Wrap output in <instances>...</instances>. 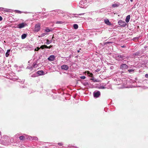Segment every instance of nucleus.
<instances>
[{
    "label": "nucleus",
    "instance_id": "45",
    "mask_svg": "<svg viewBox=\"0 0 148 148\" xmlns=\"http://www.w3.org/2000/svg\"><path fill=\"white\" fill-rule=\"evenodd\" d=\"M130 1L132 2L133 1V0H130Z\"/></svg>",
    "mask_w": 148,
    "mask_h": 148
},
{
    "label": "nucleus",
    "instance_id": "26",
    "mask_svg": "<svg viewBox=\"0 0 148 148\" xmlns=\"http://www.w3.org/2000/svg\"><path fill=\"white\" fill-rule=\"evenodd\" d=\"M129 73H131L134 71V70L133 69H129L128 70Z\"/></svg>",
    "mask_w": 148,
    "mask_h": 148
},
{
    "label": "nucleus",
    "instance_id": "14",
    "mask_svg": "<svg viewBox=\"0 0 148 148\" xmlns=\"http://www.w3.org/2000/svg\"><path fill=\"white\" fill-rule=\"evenodd\" d=\"M119 3H114L112 5V7H118L119 5Z\"/></svg>",
    "mask_w": 148,
    "mask_h": 148
},
{
    "label": "nucleus",
    "instance_id": "25",
    "mask_svg": "<svg viewBox=\"0 0 148 148\" xmlns=\"http://www.w3.org/2000/svg\"><path fill=\"white\" fill-rule=\"evenodd\" d=\"M45 47H46V45H42L41 46H40V48L42 49H43L45 48Z\"/></svg>",
    "mask_w": 148,
    "mask_h": 148
},
{
    "label": "nucleus",
    "instance_id": "1",
    "mask_svg": "<svg viewBox=\"0 0 148 148\" xmlns=\"http://www.w3.org/2000/svg\"><path fill=\"white\" fill-rule=\"evenodd\" d=\"M126 58H127V57L125 54L120 55L118 54L116 55V59L118 60H121Z\"/></svg>",
    "mask_w": 148,
    "mask_h": 148
},
{
    "label": "nucleus",
    "instance_id": "30",
    "mask_svg": "<svg viewBox=\"0 0 148 148\" xmlns=\"http://www.w3.org/2000/svg\"><path fill=\"white\" fill-rule=\"evenodd\" d=\"M92 79L93 81V82H97V79H94V78H92Z\"/></svg>",
    "mask_w": 148,
    "mask_h": 148
},
{
    "label": "nucleus",
    "instance_id": "41",
    "mask_svg": "<svg viewBox=\"0 0 148 148\" xmlns=\"http://www.w3.org/2000/svg\"><path fill=\"white\" fill-rule=\"evenodd\" d=\"M2 18L1 16H0V21H2Z\"/></svg>",
    "mask_w": 148,
    "mask_h": 148
},
{
    "label": "nucleus",
    "instance_id": "9",
    "mask_svg": "<svg viewBox=\"0 0 148 148\" xmlns=\"http://www.w3.org/2000/svg\"><path fill=\"white\" fill-rule=\"evenodd\" d=\"M40 26L39 24H37L35 26V30L38 32L40 29Z\"/></svg>",
    "mask_w": 148,
    "mask_h": 148
},
{
    "label": "nucleus",
    "instance_id": "11",
    "mask_svg": "<svg viewBox=\"0 0 148 148\" xmlns=\"http://www.w3.org/2000/svg\"><path fill=\"white\" fill-rule=\"evenodd\" d=\"M104 22H105V23L107 25H112L111 23L110 22L109 20L108 19L105 20Z\"/></svg>",
    "mask_w": 148,
    "mask_h": 148
},
{
    "label": "nucleus",
    "instance_id": "7",
    "mask_svg": "<svg viewBox=\"0 0 148 148\" xmlns=\"http://www.w3.org/2000/svg\"><path fill=\"white\" fill-rule=\"evenodd\" d=\"M27 25L26 23H22L19 24L18 26V27L19 28L21 29Z\"/></svg>",
    "mask_w": 148,
    "mask_h": 148
},
{
    "label": "nucleus",
    "instance_id": "24",
    "mask_svg": "<svg viewBox=\"0 0 148 148\" xmlns=\"http://www.w3.org/2000/svg\"><path fill=\"white\" fill-rule=\"evenodd\" d=\"M63 23V22L61 21H57L56 22V24H62Z\"/></svg>",
    "mask_w": 148,
    "mask_h": 148
},
{
    "label": "nucleus",
    "instance_id": "49",
    "mask_svg": "<svg viewBox=\"0 0 148 148\" xmlns=\"http://www.w3.org/2000/svg\"><path fill=\"white\" fill-rule=\"evenodd\" d=\"M1 132H0V135L1 134Z\"/></svg>",
    "mask_w": 148,
    "mask_h": 148
},
{
    "label": "nucleus",
    "instance_id": "38",
    "mask_svg": "<svg viewBox=\"0 0 148 148\" xmlns=\"http://www.w3.org/2000/svg\"><path fill=\"white\" fill-rule=\"evenodd\" d=\"M37 49H38V50H36V49H35V51H38L40 49V48L38 47Z\"/></svg>",
    "mask_w": 148,
    "mask_h": 148
},
{
    "label": "nucleus",
    "instance_id": "32",
    "mask_svg": "<svg viewBox=\"0 0 148 148\" xmlns=\"http://www.w3.org/2000/svg\"><path fill=\"white\" fill-rule=\"evenodd\" d=\"M100 71V69H97L96 70H95V71L96 72H98L99 71Z\"/></svg>",
    "mask_w": 148,
    "mask_h": 148
},
{
    "label": "nucleus",
    "instance_id": "48",
    "mask_svg": "<svg viewBox=\"0 0 148 148\" xmlns=\"http://www.w3.org/2000/svg\"><path fill=\"white\" fill-rule=\"evenodd\" d=\"M29 47H28V49H29Z\"/></svg>",
    "mask_w": 148,
    "mask_h": 148
},
{
    "label": "nucleus",
    "instance_id": "36",
    "mask_svg": "<svg viewBox=\"0 0 148 148\" xmlns=\"http://www.w3.org/2000/svg\"><path fill=\"white\" fill-rule=\"evenodd\" d=\"M4 8H0V10L3 11Z\"/></svg>",
    "mask_w": 148,
    "mask_h": 148
},
{
    "label": "nucleus",
    "instance_id": "20",
    "mask_svg": "<svg viewBox=\"0 0 148 148\" xmlns=\"http://www.w3.org/2000/svg\"><path fill=\"white\" fill-rule=\"evenodd\" d=\"M73 28L74 29H77L78 28V26L77 24H74L73 25Z\"/></svg>",
    "mask_w": 148,
    "mask_h": 148
},
{
    "label": "nucleus",
    "instance_id": "8",
    "mask_svg": "<svg viewBox=\"0 0 148 148\" xmlns=\"http://www.w3.org/2000/svg\"><path fill=\"white\" fill-rule=\"evenodd\" d=\"M61 68L62 69L64 70H67L69 69L68 66L66 65H63L61 66Z\"/></svg>",
    "mask_w": 148,
    "mask_h": 148
},
{
    "label": "nucleus",
    "instance_id": "42",
    "mask_svg": "<svg viewBox=\"0 0 148 148\" xmlns=\"http://www.w3.org/2000/svg\"><path fill=\"white\" fill-rule=\"evenodd\" d=\"M3 49H1V47H0V51H2Z\"/></svg>",
    "mask_w": 148,
    "mask_h": 148
},
{
    "label": "nucleus",
    "instance_id": "21",
    "mask_svg": "<svg viewBox=\"0 0 148 148\" xmlns=\"http://www.w3.org/2000/svg\"><path fill=\"white\" fill-rule=\"evenodd\" d=\"M87 74L90 77H92L93 75V74L92 73H90L89 71H88L87 72Z\"/></svg>",
    "mask_w": 148,
    "mask_h": 148
},
{
    "label": "nucleus",
    "instance_id": "10",
    "mask_svg": "<svg viewBox=\"0 0 148 148\" xmlns=\"http://www.w3.org/2000/svg\"><path fill=\"white\" fill-rule=\"evenodd\" d=\"M37 74L39 75H43L44 74V72L42 71H38L37 73Z\"/></svg>",
    "mask_w": 148,
    "mask_h": 148
},
{
    "label": "nucleus",
    "instance_id": "28",
    "mask_svg": "<svg viewBox=\"0 0 148 148\" xmlns=\"http://www.w3.org/2000/svg\"><path fill=\"white\" fill-rule=\"evenodd\" d=\"M52 47V46H50L49 47H48L47 45H46V48H47L48 49H50L51 47Z\"/></svg>",
    "mask_w": 148,
    "mask_h": 148
},
{
    "label": "nucleus",
    "instance_id": "40",
    "mask_svg": "<svg viewBox=\"0 0 148 148\" xmlns=\"http://www.w3.org/2000/svg\"><path fill=\"white\" fill-rule=\"evenodd\" d=\"M84 14V13H81V14H78V15H83Z\"/></svg>",
    "mask_w": 148,
    "mask_h": 148
},
{
    "label": "nucleus",
    "instance_id": "6",
    "mask_svg": "<svg viewBox=\"0 0 148 148\" xmlns=\"http://www.w3.org/2000/svg\"><path fill=\"white\" fill-rule=\"evenodd\" d=\"M55 56L53 55H51L48 58V60L50 61H53L55 60Z\"/></svg>",
    "mask_w": 148,
    "mask_h": 148
},
{
    "label": "nucleus",
    "instance_id": "37",
    "mask_svg": "<svg viewBox=\"0 0 148 148\" xmlns=\"http://www.w3.org/2000/svg\"><path fill=\"white\" fill-rule=\"evenodd\" d=\"M145 76L146 78L148 77V74H146L145 75Z\"/></svg>",
    "mask_w": 148,
    "mask_h": 148
},
{
    "label": "nucleus",
    "instance_id": "13",
    "mask_svg": "<svg viewBox=\"0 0 148 148\" xmlns=\"http://www.w3.org/2000/svg\"><path fill=\"white\" fill-rule=\"evenodd\" d=\"M10 50L8 49L7 50L6 52L5 53V56L6 57H8L9 55V53L10 52Z\"/></svg>",
    "mask_w": 148,
    "mask_h": 148
},
{
    "label": "nucleus",
    "instance_id": "23",
    "mask_svg": "<svg viewBox=\"0 0 148 148\" xmlns=\"http://www.w3.org/2000/svg\"><path fill=\"white\" fill-rule=\"evenodd\" d=\"M45 31L46 32H49L51 31V30L49 29L48 28H46L45 29Z\"/></svg>",
    "mask_w": 148,
    "mask_h": 148
},
{
    "label": "nucleus",
    "instance_id": "47",
    "mask_svg": "<svg viewBox=\"0 0 148 148\" xmlns=\"http://www.w3.org/2000/svg\"><path fill=\"white\" fill-rule=\"evenodd\" d=\"M122 47H124V46H123Z\"/></svg>",
    "mask_w": 148,
    "mask_h": 148
},
{
    "label": "nucleus",
    "instance_id": "2",
    "mask_svg": "<svg viewBox=\"0 0 148 148\" xmlns=\"http://www.w3.org/2000/svg\"><path fill=\"white\" fill-rule=\"evenodd\" d=\"M87 0H82L79 3V6L82 8L85 7V5L87 4Z\"/></svg>",
    "mask_w": 148,
    "mask_h": 148
},
{
    "label": "nucleus",
    "instance_id": "27",
    "mask_svg": "<svg viewBox=\"0 0 148 148\" xmlns=\"http://www.w3.org/2000/svg\"><path fill=\"white\" fill-rule=\"evenodd\" d=\"M80 78L82 79H84L86 78V77L85 76H82L80 77Z\"/></svg>",
    "mask_w": 148,
    "mask_h": 148
},
{
    "label": "nucleus",
    "instance_id": "5",
    "mask_svg": "<svg viewBox=\"0 0 148 148\" xmlns=\"http://www.w3.org/2000/svg\"><path fill=\"white\" fill-rule=\"evenodd\" d=\"M127 67V66L126 64H121L120 66L121 69L122 70L126 69Z\"/></svg>",
    "mask_w": 148,
    "mask_h": 148
},
{
    "label": "nucleus",
    "instance_id": "39",
    "mask_svg": "<svg viewBox=\"0 0 148 148\" xmlns=\"http://www.w3.org/2000/svg\"><path fill=\"white\" fill-rule=\"evenodd\" d=\"M101 89H104V88H105V87H104V86H101Z\"/></svg>",
    "mask_w": 148,
    "mask_h": 148
},
{
    "label": "nucleus",
    "instance_id": "3",
    "mask_svg": "<svg viewBox=\"0 0 148 148\" xmlns=\"http://www.w3.org/2000/svg\"><path fill=\"white\" fill-rule=\"evenodd\" d=\"M118 23L121 26L125 27L126 25L125 22L122 20H120L118 21Z\"/></svg>",
    "mask_w": 148,
    "mask_h": 148
},
{
    "label": "nucleus",
    "instance_id": "33",
    "mask_svg": "<svg viewBox=\"0 0 148 148\" xmlns=\"http://www.w3.org/2000/svg\"><path fill=\"white\" fill-rule=\"evenodd\" d=\"M3 11L5 12H8V9H4Z\"/></svg>",
    "mask_w": 148,
    "mask_h": 148
},
{
    "label": "nucleus",
    "instance_id": "17",
    "mask_svg": "<svg viewBox=\"0 0 148 148\" xmlns=\"http://www.w3.org/2000/svg\"><path fill=\"white\" fill-rule=\"evenodd\" d=\"M27 34H23L21 36V38L23 39L25 38L27 36Z\"/></svg>",
    "mask_w": 148,
    "mask_h": 148
},
{
    "label": "nucleus",
    "instance_id": "22",
    "mask_svg": "<svg viewBox=\"0 0 148 148\" xmlns=\"http://www.w3.org/2000/svg\"><path fill=\"white\" fill-rule=\"evenodd\" d=\"M37 139H38V138L37 137L34 136V137H32L31 140H37Z\"/></svg>",
    "mask_w": 148,
    "mask_h": 148
},
{
    "label": "nucleus",
    "instance_id": "12",
    "mask_svg": "<svg viewBox=\"0 0 148 148\" xmlns=\"http://www.w3.org/2000/svg\"><path fill=\"white\" fill-rule=\"evenodd\" d=\"M130 15H128L126 16L125 19V21L126 23H128L129 22L130 19Z\"/></svg>",
    "mask_w": 148,
    "mask_h": 148
},
{
    "label": "nucleus",
    "instance_id": "44",
    "mask_svg": "<svg viewBox=\"0 0 148 148\" xmlns=\"http://www.w3.org/2000/svg\"><path fill=\"white\" fill-rule=\"evenodd\" d=\"M29 69H31V70H32V67H31V68H29Z\"/></svg>",
    "mask_w": 148,
    "mask_h": 148
},
{
    "label": "nucleus",
    "instance_id": "4",
    "mask_svg": "<svg viewBox=\"0 0 148 148\" xmlns=\"http://www.w3.org/2000/svg\"><path fill=\"white\" fill-rule=\"evenodd\" d=\"M93 94L94 97L97 98L99 97L100 95V93L99 91H95L94 92Z\"/></svg>",
    "mask_w": 148,
    "mask_h": 148
},
{
    "label": "nucleus",
    "instance_id": "35",
    "mask_svg": "<svg viewBox=\"0 0 148 148\" xmlns=\"http://www.w3.org/2000/svg\"><path fill=\"white\" fill-rule=\"evenodd\" d=\"M16 12L18 13H21V11L19 10H16Z\"/></svg>",
    "mask_w": 148,
    "mask_h": 148
},
{
    "label": "nucleus",
    "instance_id": "15",
    "mask_svg": "<svg viewBox=\"0 0 148 148\" xmlns=\"http://www.w3.org/2000/svg\"><path fill=\"white\" fill-rule=\"evenodd\" d=\"M25 139L29 140H31V139L32 138V137L30 136H29L27 135H26L25 136Z\"/></svg>",
    "mask_w": 148,
    "mask_h": 148
},
{
    "label": "nucleus",
    "instance_id": "18",
    "mask_svg": "<svg viewBox=\"0 0 148 148\" xmlns=\"http://www.w3.org/2000/svg\"><path fill=\"white\" fill-rule=\"evenodd\" d=\"M37 63L36 62H35L33 63L32 64V67L34 68H35V67H37Z\"/></svg>",
    "mask_w": 148,
    "mask_h": 148
},
{
    "label": "nucleus",
    "instance_id": "31",
    "mask_svg": "<svg viewBox=\"0 0 148 148\" xmlns=\"http://www.w3.org/2000/svg\"><path fill=\"white\" fill-rule=\"evenodd\" d=\"M58 145L60 146H62L63 144L62 143H58Z\"/></svg>",
    "mask_w": 148,
    "mask_h": 148
},
{
    "label": "nucleus",
    "instance_id": "43",
    "mask_svg": "<svg viewBox=\"0 0 148 148\" xmlns=\"http://www.w3.org/2000/svg\"><path fill=\"white\" fill-rule=\"evenodd\" d=\"M32 76V77H35L36 76V75H33Z\"/></svg>",
    "mask_w": 148,
    "mask_h": 148
},
{
    "label": "nucleus",
    "instance_id": "19",
    "mask_svg": "<svg viewBox=\"0 0 148 148\" xmlns=\"http://www.w3.org/2000/svg\"><path fill=\"white\" fill-rule=\"evenodd\" d=\"M140 36H139L138 37H136L135 38H134L133 39V40L134 41H136V40H138L139 38H140Z\"/></svg>",
    "mask_w": 148,
    "mask_h": 148
},
{
    "label": "nucleus",
    "instance_id": "46",
    "mask_svg": "<svg viewBox=\"0 0 148 148\" xmlns=\"http://www.w3.org/2000/svg\"><path fill=\"white\" fill-rule=\"evenodd\" d=\"M79 50H78V51H77L78 52H79Z\"/></svg>",
    "mask_w": 148,
    "mask_h": 148
},
{
    "label": "nucleus",
    "instance_id": "34",
    "mask_svg": "<svg viewBox=\"0 0 148 148\" xmlns=\"http://www.w3.org/2000/svg\"><path fill=\"white\" fill-rule=\"evenodd\" d=\"M50 43V42H49V41L48 40H47V42H46V43L47 44H49Z\"/></svg>",
    "mask_w": 148,
    "mask_h": 148
},
{
    "label": "nucleus",
    "instance_id": "16",
    "mask_svg": "<svg viewBox=\"0 0 148 148\" xmlns=\"http://www.w3.org/2000/svg\"><path fill=\"white\" fill-rule=\"evenodd\" d=\"M19 138L20 140H23L25 139V136H21L19 137Z\"/></svg>",
    "mask_w": 148,
    "mask_h": 148
},
{
    "label": "nucleus",
    "instance_id": "29",
    "mask_svg": "<svg viewBox=\"0 0 148 148\" xmlns=\"http://www.w3.org/2000/svg\"><path fill=\"white\" fill-rule=\"evenodd\" d=\"M46 34L45 33L42 34H41L40 36L42 37L45 36L46 35Z\"/></svg>",
    "mask_w": 148,
    "mask_h": 148
}]
</instances>
